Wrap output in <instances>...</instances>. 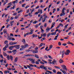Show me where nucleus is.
<instances>
[{
  "label": "nucleus",
  "mask_w": 74,
  "mask_h": 74,
  "mask_svg": "<svg viewBox=\"0 0 74 74\" xmlns=\"http://www.w3.org/2000/svg\"><path fill=\"white\" fill-rule=\"evenodd\" d=\"M57 74H62V73H61V72L58 71L57 73Z\"/></svg>",
  "instance_id": "55"
},
{
  "label": "nucleus",
  "mask_w": 74,
  "mask_h": 74,
  "mask_svg": "<svg viewBox=\"0 0 74 74\" xmlns=\"http://www.w3.org/2000/svg\"><path fill=\"white\" fill-rule=\"evenodd\" d=\"M8 46H9V45L8 44H7L5 46V48H7L8 47Z\"/></svg>",
  "instance_id": "26"
},
{
  "label": "nucleus",
  "mask_w": 74,
  "mask_h": 74,
  "mask_svg": "<svg viewBox=\"0 0 74 74\" xmlns=\"http://www.w3.org/2000/svg\"><path fill=\"white\" fill-rule=\"evenodd\" d=\"M37 22H38V21H36L34 22L33 23V24H36V23H37Z\"/></svg>",
  "instance_id": "29"
},
{
  "label": "nucleus",
  "mask_w": 74,
  "mask_h": 74,
  "mask_svg": "<svg viewBox=\"0 0 74 74\" xmlns=\"http://www.w3.org/2000/svg\"><path fill=\"white\" fill-rule=\"evenodd\" d=\"M36 28H37L38 27V24H36Z\"/></svg>",
  "instance_id": "59"
},
{
  "label": "nucleus",
  "mask_w": 74,
  "mask_h": 74,
  "mask_svg": "<svg viewBox=\"0 0 74 74\" xmlns=\"http://www.w3.org/2000/svg\"><path fill=\"white\" fill-rule=\"evenodd\" d=\"M14 47H15V49H19L20 47H20V45H16L14 46Z\"/></svg>",
  "instance_id": "6"
},
{
  "label": "nucleus",
  "mask_w": 74,
  "mask_h": 74,
  "mask_svg": "<svg viewBox=\"0 0 74 74\" xmlns=\"http://www.w3.org/2000/svg\"><path fill=\"white\" fill-rule=\"evenodd\" d=\"M40 64H44V63L42 62V61H40Z\"/></svg>",
  "instance_id": "48"
},
{
  "label": "nucleus",
  "mask_w": 74,
  "mask_h": 74,
  "mask_svg": "<svg viewBox=\"0 0 74 74\" xmlns=\"http://www.w3.org/2000/svg\"><path fill=\"white\" fill-rule=\"evenodd\" d=\"M27 60H29V61H30L31 62H32L31 63L32 64L35 63V61H35V60L34 59H33L31 58H29L27 59Z\"/></svg>",
  "instance_id": "3"
},
{
  "label": "nucleus",
  "mask_w": 74,
  "mask_h": 74,
  "mask_svg": "<svg viewBox=\"0 0 74 74\" xmlns=\"http://www.w3.org/2000/svg\"><path fill=\"white\" fill-rule=\"evenodd\" d=\"M19 9H20L19 8H16V11H18V10H19Z\"/></svg>",
  "instance_id": "61"
},
{
  "label": "nucleus",
  "mask_w": 74,
  "mask_h": 74,
  "mask_svg": "<svg viewBox=\"0 0 74 74\" xmlns=\"http://www.w3.org/2000/svg\"><path fill=\"white\" fill-rule=\"evenodd\" d=\"M47 72H48V73H49L50 74H52V72L51 71H46Z\"/></svg>",
  "instance_id": "52"
},
{
  "label": "nucleus",
  "mask_w": 74,
  "mask_h": 74,
  "mask_svg": "<svg viewBox=\"0 0 74 74\" xmlns=\"http://www.w3.org/2000/svg\"><path fill=\"white\" fill-rule=\"evenodd\" d=\"M14 47H15L14 46H10L8 48L10 50H12V49L14 48Z\"/></svg>",
  "instance_id": "10"
},
{
  "label": "nucleus",
  "mask_w": 74,
  "mask_h": 74,
  "mask_svg": "<svg viewBox=\"0 0 74 74\" xmlns=\"http://www.w3.org/2000/svg\"><path fill=\"white\" fill-rule=\"evenodd\" d=\"M18 31H19V29H17L16 31V33H18Z\"/></svg>",
  "instance_id": "58"
},
{
  "label": "nucleus",
  "mask_w": 74,
  "mask_h": 74,
  "mask_svg": "<svg viewBox=\"0 0 74 74\" xmlns=\"http://www.w3.org/2000/svg\"><path fill=\"white\" fill-rule=\"evenodd\" d=\"M22 11H23V10H21L19 11H18V14H19V13H20V12H22Z\"/></svg>",
  "instance_id": "46"
},
{
  "label": "nucleus",
  "mask_w": 74,
  "mask_h": 74,
  "mask_svg": "<svg viewBox=\"0 0 74 74\" xmlns=\"http://www.w3.org/2000/svg\"><path fill=\"white\" fill-rule=\"evenodd\" d=\"M59 26H61V27H63V25L62 23H60V24H59Z\"/></svg>",
  "instance_id": "33"
},
{
  "label": "nucleus",
  "mask_w": 74,
  "mask_h": 74,
  "mask_svg": "<svg viewBox=\"0 0 74 74\" xmlns=\"http://www.w3.org/2000/svg\"><path fill=\"white\" fill-rule=\"evenodd\" d=\"M24 56H32V57H34L35 56L34 55H32V54H27L24 55Z\"/></svg>",
  "instance_id": "8"
},
{
  "label": "nucleus",
  "mask_w": 74,
  "mask_h": 74,
  "mask_svg": "<svg viewBox=\"0 0 74 74\" xmlns=\"http://www.w3.org/2000/svg\"><path fill=\"white\" fill-rule=\"evenodd\" d=\"M62 72L63 73H64V74H67V73H66V71L64 70L62 71Z\"/></svg>",
  "instance_id": "37"
},
{
  "label": "nucleus",
  "mask_w": 74,
  "mask_h": 74,
  "mask_svg": "<svg viewBox=\"0 0 74 74\" xmlns=\"http://www.w3.org/2000/svg\"><path fill=\"white\" fill-rule=\"evenodd\" d=\"M17 44V42H12V45H15V44Z\"/></svg>",
  "instance_id": "40"
},
{
  "label": "nucleus",
  "mask_w": 74,
  "mask_h": 74,
  "mask_svg": "<svg viewBox=\"0 0 74 74\" xmlns=\"http://www.w3.org/2000/svg\"><path fill=\"white\" fill-rule=\"evenodd\" d=\"M43 37H46V36H47V34L46 33H44V34H43Z\"/></svg>",
  "instance_id": "39"
},
{
  "label": "nucleus",
  "mask_w": 74,
  "mask_h": 74,
  "mask_svg": "<svg viewBox=\"0 0 74 74\" xmlns=\"http://www.w3.org/2000/svg\"><path fill=\"white\" fill-rule=\"evenodd\" d=\"M29 66H31V67H34V65L32 64H29Z\"/></svg>",
  "instance_id": "49"
},
{
  "label": "nucleus",
  "mask_w": 74,
  "mask_h": 74,
  "mask_svg": "<svg viewBox=\"0 0 74 74\" xmlns=\"http://www.w3.org/2000/svg\"><path fill=\"white\" fill-rule=\"evenodd\" d=\"M57 61L55 60H53V61L52 62V64H55V63H56Z\"/></svg>",
  "instance_id": "16"
},
{
  "label": "nucleus",
  "mask_w": 74,
  "mask_h": 74,
  "mask_svg": "<svg viewBox=\"0 0 74 74\" xmlns=\"http://www.w3.org/2000/svg\"><path fill=\"white\" fill-rule=\"evenodd\" d=\"M52 47H53V46L52 45H51L49 46V48L50 49H52Z\"/></svg>",
  "instance_id": "38"
},
{
  "label": "nucleus",
  "mask_w": 74,
  "mask_h": 74,
  "mask_svg": "<svg viewBox=\"0 0 74 74\" xmlns=\"http://www.w3.org/2000/svg\"><path fill=\"white\" fill-rule=\"evenodd\" d=\"M7 48L5 47H4L3 48V51H6L7 50Z\"/></svg>",
  "instance_id": "31"
},
{
  "label": "nucleus",
  "mask_w": 74,
  "mask_h": 74,
  "mask_svg": "<svg viewBox=\"0 0 74 74\" xmlns=\"http://www.w3.org/2000/svg\"><path fill=\"white\" fill-rule=\"evenodd\" d=\"M3 55L4 56H7V58L8 59V60H10V56L9 55H7V53H5L4 52H3Z\"/></svg>",
  "instance_id": "2"
},
{
  "label": "nucleus",
  "mask_w": 74,
  "mask_h": 74,
  "mask_svg": "<svg viewBox=\"0 0 74 74\" xmlns=\"http://www.w3.org/2000/svg\"><path fill=\"white\" fill-rule=\"evenodd\" d=\"M0 57L2 58V59H3V55L1 54L0 55Z\"/></svg>",
  "instance_id": "41"
},
{
  "label": "nucleus",
  "mask_w": 74,
  "mask_h": 74,
  "mask_svg": "<svg viewBox=\"0 0 74 74\" xmlns=\"http://www.w3.org/2000/svg\"><path fill=\"white\" fill-rule=\"evenodd\" d=\"M35 63L36 64H39V62L38 61H36Z\"/></svg>",
  "instance_id": "57"
},
{
  "label": "nucleus",
  "mask_w": 74,
  "mask_h": 74,
  "mask_svg": "<svg viewBox=\"0 0 74 74\" xmlns=\"http://www.w3.org/2000/svg\"><path fill=\"white\" fill-rule=\"evenodd\" d=\"M38 50H34L32 51V53H38Z\"/></svg>",
  "instance_id": "15"
},
{
  "label": "nucleus",
  "mask_w": 74,
  "mask_h": 74,
  "mask_svg": "<svg viewBox=\"0 0 74 74\" xmlns=\"http://www.w3.org/2000/svg\"><path fill=\"white\" fill-rule=\"evenodd\" d=\"M14 22V21H11L10 22V24H11V26H12L13 25V24L12 23Z\"/></svg>",
  "instance_id": "21"
},
{
  "label": "nucleus",
  "mask_w": 74,
  "mask_h": 74,
  "mask_svg": "<svg viewBox=\"0 0 74 74\" xmlns=\"http://www.w3.org/2000/svg\"><path fill=\"white\" fill-rule=\"evenodd\" d=\"M7 3V1H5L3 3V5H5V4H6V3Z\"/></svg>",
  "instance_id": "51"
},
{
  "label": "nucleus",
  "mask_w": 74,
  "mask_h": 74,
  "mask_svg": "<svg viewBox=\"0 0 74 74\" xmlns=\"http://www.w3.org/2000/svg\"><path fill=\"white\" fill-rule=\"evenodd\" d=\"M48 56L49 58H50V59H52V57L50 55H48Z\"/></svg>",
  "instance_id": "45"
},
{
  "label": "nucleus",
  "mask_w": 74,
  "mask_h": 74,
  "mask_svg": "<svg viewBox=\"0 0 74 74\" xmlns=\"http://www.w3.org/2000/svg\"><path fill=\"white\" fill-rule=\"evenodd\" d=\"M58 36H56L55 37V38L54 39V40H57V39H58Z\"/></svg>",
  "instance_id": "35"
},
{
  "label": "nucleus",
  "mask_w": 74,
  "mask_h": 74,
  "mask_svg": "<svg viewBox=\"0 0 74 74\" xmlns=\"http://www.w3.org/2000/svg\"><path fill=\"white\" fill-rule=\"evenodd\" d=\"M27 67H28V68H29L30 70H33V68H31V66H29V65H27Z\"/></svg>",
  "instance_id": "12"
},
{
  "label": "nucleus",
  "mask_w": 74,
  "mask_h": 74,
  "mask_svg": "<svg viewBox=\"0 0 74 74\" xmlns=\"http://www.w3.org/2000/svg\"><path fill=\"white\" fill-rule=\"evenodd\" d=\"M18 18H19V17H18V16H15L14 17V18L15 19Z\"/></svg>",
  "instance_id": "54"
},
{
  "label": "nucleus",
  "mask_w": 74,
  "mask_h": 74,
  "mask_svg": "<svg viewBox=\"0 0 74 74\" xmlns=\"http://www.w3.org/2000/svg\"><path fill=\"white\" fill-rule=\"evenodd\" d=\"M41 33H44V29H42L41 28Z\"/></svg>",
  "instance_id": "50"
},
{
  "label": "nucleus",
  "mask_w": 74,
  "mask_h": 74,
  "mask_svg": "<svg viewBox=\"0 0 74 74\" xmlns=\"http://www.w3.org/2000/svg\"><path fill=\"white\" fill-rule=\"evenodd\" d=\"M59 62L60 63H63V62H64V61L63 60H62L61 59H60L59 60Z\"/></svg>",
  "instance_id": "14"
},
{
  "label": "nucleus",
  "mask_w": 74,
  "mask_h": 74,
  "mask_svg": "<svg viewBox=\"0 0 74 74\" xmlns=\"http://www.w3.org/2000/svg\"><path fill=\"white\" fill-rule=\"evenodd\" d=\"M38 12H36L34 14V15H38Z\"/></svg>",
  "instance_id": "47"
},
{
  "label": "nucleus",
  "mask_w": 74,
  "mask_h": 74,
  "mask_svg": "<svg viewBox=\"0 0 74 74\" xmlns=\"http://www.w3.org/2000/svg\"><path fill=\"white\" fill-rule=\"evenodd\" d=\"M10 37H11V36H14V34H10Z\"/></svg>",
  "instance_id": "63"
},
{
  "label": "nucleus",
  "mask_w": 74,
  "mask_h": 74,
  "mask_svg": "<svg viewBox=\"0 0 74 74\" xmlns=\"http://www.w3.org/2000/svg\"><path fill=\"white\" fill-rule=\"evenodd\" d=\"M7 30L6 29H3V31L4 34H5V33L7 32Z\"/></svg>",
  "instance_id": "17"
},
{
  "label": "nucleus",
  "mask_w": 74,
  "mask_h": 74,
  "mask_svg": "<svg viewBox=\"0 0 74 74\" xmlns=\"http://www.w3.org/2000/svg\"><path fill=\"white\" fill-rule=\"evenodd\" d=\"M50 30V28H49V27H48L46 29V31H49Z\"/></svg>",
  "instance_id": "30"
},
{
  "label": "nucleus",
  "mask_w": 74,
  "mask_h": 74,
  "mask_svg": "<svg viewBox=\"0 0 74 74\" xmlns=\"http://www.w3.org/2000/svg\"><path fill=\"white\" fill-rule=\"evenodd\" d=\"M48 69H49V70H52V68H51V67H48Z\"/></svg>",
  "instance_id": "53"
},
{
  "label": "nucleus",
  "mask_w": 74,
  "mask_h": 74,
  "mask_svg": "<svg viewBox=\"0 0 74 74\" xmlns=\"http://www.w3.org/2000/svg\"><path fill=\"white\" fill-rule=\"evenodd\" d=\"M8 40H5L4 41V43L5 44H8Z\"/></svg>",
  "instance_id": "24"
},
{
  "label": "nucleus",
  "mask_w": 74,
  "mask_h": 74,
  "mask_svg": "<svg viewBox=\"0 0 74 74\" xmlns=\"http://www.w3.org/2000/svg\"><path fill=\"white\" fill-rule=\"evenodd\" d=\"M58 45L60 46V45H62V43H61V42H59L58 43Z\"/></svg>",
  "instance_id": "36"
},
{
  "label": "nucleus",
  "mask_w": 74,
  "mask_h": 74,
  "mask_svg": "<svg viewBox=\"0 0 74 74\" xmlns=\"http://www.w3.org/2000/svg\"><path fill=\"white\" fill-rule=\"evenodd\" d=\"M38 11L39 13H40V14H41L42 13V10H38Z\"/></svg>",
  "instance_id": "13"
},
{
  "label": "nucleus",
  "mask_w": 74,
  "mask_h": 74,
  "mask_svg": "<svg viewBox=\"0 0 74 74\" xmlns=\"http://www.w3.org/2000/svg\"><path fill=\"white\" fill-rule=\"evenodd\" d=\"M13 19H14L13 16H12L11 17V18H10L11 20H13Z\"/></svg>",
  "instance_id": "62"
},
{
  "label": "nucleus",
  "mask_w": 74,
  "mask_h": 74,
  "mask_svg": "<svg viewBox=\"0 0 74 74\" xmlns=\"http://www.w3.org/2000/svg\"><path fill=\"white\" fill-rule=\"evenodd\" d=\"M44 67V65H42L40 66V69H43Z\"/></svg>",
  "instance_id": "20"
},
{
  "label": "nucleus",
  "mask_w": 74,
  "mask_h": 74,
  "mask_svg": "<svg viewBox=\"0 0 74 74\" xmlns=\"http://www.w3.org/2000/svg\"><path fill=\"white\" fill-rule=\"evenodd\" d=\"M53 73H56V70L55 69H53Z\"/></svg>",
  "instance_id": "34"
},
{
  "label": "nucleus",
  "mask_w": 74,
  "mask_h": 74,
  "mask_svg": "<svg viewBox=\"0 0 74 74\" xmlns=\"http://www.w3.org/2000/svg\"><path fill=\"white\" fill-rule=\"evenodd\" d=\"M21 47H22L23 48H26V47H28V44H26L25 45H22L21 46Z\"/></svg>",
  "instance_id": "9"
},
{
  "label": "nucleus",
  "mask_w": 74,
  "mask_h": 74,
  "mask_svg": "<svg viewBox=\"0 0 74 74\" xmlns=\"http://www.w3.org/2000/svg\"><path fill=\"white\" fill-rule=\"evenodd\" d=\"M54 67H55V68H56V69H60V67H59V66H54Z\"/></svg>",
  "instance_id": "28"
},
{
  "label": "nucleus",
  "mask_w": 74,
  "mask_h": 74,
  "mask_svg": "<svg viewBox=\"0 0 74 74\" xmlns=\"http://www.w3.org/2000/svg\"><path fill=\"white\" fill-rule=\"evenodd\" d=\"M42 45H43V43H42L39 45L38 47L39 48H40V47H41L42 46Z\"/></svg>",
  "instance_id": "23"
},
{
  "label": "nucleus",
  "mask_w": 74,
  "mask_h": 74,
  "mask_svg": "<svg viewBox=\"0 0 74 74\" xmlns=\"http://www.w3.org/2000/svg\"><path fill=\"white\" fill-rule=\"evenodd\" d=\"M29 7V5H27L26 6L25 8V9H27V8L28 7Z\"/></svg>",
  "instance_id": "44"
},
{
  "label": "nucleus",
  "mask_w": 74,
  "mask_h": 74,
  "mask_svg": "<svg viewBox=\"0 0 74 74\" xmlns=\"http://www.w3.org/2000/svg\"><path fill=\"white\" fill-rule=\"evenodd\" d=\"M47 67L46 66L45 67L43 68V69H44V70H47Z\"/></svg>",
  "instance_id": "27"
},
{
  "label": "nucleus",
  "mask_w": 74,
  "mask_h": 74,
  "mask_svg": "<svg viewBox=\"0 0 74 74\" xmlns=\"http://www.w3.org/2000/svg\"><path fill=\"white\" fill-rule=\"evenodd\" d=\"M10 58L11 61H12L13 60V57H12L11 55H10Z\"/></svg>",
  "instance_id": "19"
},
{
  "label": "nucleus",
  "mask_w": 74,
  "mask_h": 74,
  "mask_svg": "<svg viewBox=\"0 0 74 74\" xmlns=\"http://www.w3.org/2000/svg\"><path fill=\"white\" fill-rule=\"evenodd\" d=\"M67 45V44L64 43L62 44V45L64 46H66Z\"/></svg>",
  "instance_id": "56"
},
{
  "label": "nucleus",
  "mask_w": 74,
  "mask_h": 74,
  "mask_svg": "<svg viewBox=\"0 0 74 74\" xmlns=\"http://www.w3.org/2000/svg\"><path fill=\"white\" fill-rule=\"evenodd\" d=\"M9 45H12V42H9Z\"/></svg>",
  "instance_id": "43"
},
{
  "label": "nucleus",
  "mask_w": 74,
  "mask_h": 74,
  "mask_svg": "<svg viewBox=\"0 0 74 74\" xmlns=\"http://www.w3.org/2000/svg\"><path fill=\"white\" fill-rule=\"evenodd\" d=\"M44 58H48V57L47 56V55H45L44 56Z\"/></svg>",
  "instance_id": "64"
},
{
  "label": "nucleus",
  "mask_w": 74,
  "mask_h": 74,
  "mask_svg": "<svg viewBox=\"0 0 74 74\" xmlns=\"http://www.w3.org/2000/svg\"><path fill=\"white\" fill-rule=\"evenodd\" d=\"M64 53L65 54V53H66L65 50H63L62 52V58H63L64 56Z\"/></svg>",
  "instance_id": "7"
},
{
  "label": "nucleus",
  "mask_w": 74,
  "mask_h": 74,
  "mask_svg": "<svg viewBox=\"0 0 74 74\" xmlns=\"http://www.w3.org/2000/svg\"><path fill=\"white\" fill-rule=\"evenodd\" d=\"M61 67L64 70H66V71L67 70V68H66V66L64 65H62L61 66Z\"/></svg>",
  "instance_id": "5"
},
{
  "label": "nucleus",
  "mask_w": 74,
  "mask_h": 74,
  "mask_svg": "<svg viewBox=\"0 0 74 74\" xmlns=\"http://www.w3.org/2000/svg\"><path fill=\"white\" fill-rule=\"evenodd\" d=\"M22 42H23L24 43H25L26 42V41H25V39H23L22 40Z\"/></svg>",
  "instance_id": "25"
},
{
  "label": "nucleus",
  "mask_w": 74,
  "mask_h": 74,
  "mask_svg": "<svg viewBox=\"0 0 74 74\" xmlns=\"http://www.w3.org/2000/svg\"><path fill=\"white\" fill-rule=\"evenodd\" d=\"M18 57H16L14 59V62L15 63L17 62H18Z\"/></svg>",
  "instance_id": "11"
},
{
  "label": "nucleus",
  "mask_w": 74,
  "mask_h": 74,
  "mask_svg": "<svg viewBox=\"0 0 74 74\" xmlns=\"http://www.w3.org/2000/svg\"><path fill=\"white\" fill-rule=\"evenodd\" d=\"M70 50L69 49H67L66 50V53H65V55H69V53H70Z\"/></svg>",
  "instance_id": "4"
},
{
  "label": "nucleus",
  "mask_w": 74,
  "mask_h": 74,
  "mask_svg": "<svg viewBox=\"0 0 74 74\" xmlns=\"http://www.w3.org/2000/svg\"><path fill=\"white\" fill-rule=\"evenodd\" d=\"M35 55L34 57L36 58H37V59H39V57L38 55L36 54H35Z\"/></svg>",
  "instance_id": "18"
},
{
  "label": "nucleus",
  "mask_w": 74,
  "mask_h": 74,
  "mask_svg": "<svg viewBox=\"0 0 74 74\" xmlns=\"http://www.w3.org/2000/svg\"><path fill=\"white\" fill-rule=\"evenodd\" d=\"M32 36H33V38H34V37H37V35L36 34H33V35H32Z\"/></svg>",
  "instance_id": "22"
},
{
  "label": "nucleus",
  "mask_w": 74,
  "mask_h": 74,
  "mask_svg": "<svg viewBox=\"0 0 74 74\" xmlns=\"http://www.w3.org/2000/svg\"><path fill=\"white\" fill-rule=\"evenodd\" d=\"M64 10H65V8H63L62 10V13L60 14V16H62V15H65Z\"/></svg>",
  "instance_id": "1"
},
{
  "label": "nucleus",
  "mask_w": 74,
  "mask_h": 74,
  "mask_svg": "<svg viewBox=\"0 0 74 74\" xmlns=\"http://www.w3.org/2000/svg\"><path fill=\"white\" fill-rule=\"evenodd\" d=\"M7 52H8V53H12V51H8Z\"/></svg>",
  "instance_id": "42"
},
{
  "label": "nucleus",
  "mask_w": 74,
  "mask_h": 74,
  "mask_svg": "<svg viewBox=\"0 0 74 74\" xmlns=\"http://www.w3.org/2000/svg\"><path fill=\"white\" fill-rule=\"evenodd\" d=\"M52 6V4H50L49 6V8H50Z\"/></svg>",
  "instance_id": "60"
},
{
  "label": "nucleus",
  "mask_w": 74,
  "mask_h": 74,
  "mask_svg": "<svg viewBox=\"0 0 74 74\" xmlns=\"http://www.w3.org/2000/svg\"><path fill=\"white\" fill-rule=\"evenodd\" d=\"M17 51V49H15L14 50H13L12 51V52H13V53H14L15 52H16V51Z\"/></svg>",
  "instance_id": "32"
}]
</instances>
